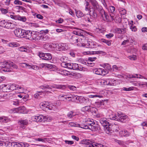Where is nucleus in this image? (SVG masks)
<instances>
[{
  "label": "nucleus",
  "instance_id": "680f3d73",
  "mask_svg": "<svg viewBox=\"0 0 147 147\" xmlns=\"http://www.w3.org/2000/svg\"><path fill=\"white\" fill-rule=\"evenodd\" d=\"M73 116V112L72 111L69 112L67 115V116L70 118H72Z\"/></svg>",
  "mask_w": 147,
  "mask_h": 147
},
{
  "label": "nucleus",
  "instance_id": "864d4df0",
  "mask_svg": "<svg viewBox=\"0 0 147 147\" xmlns=\"http://www.w3.org/2000/svg\"><path fill=\"white\" fill-rule=\"evenodd\" d=\"M67 59V57L63 56L60 58V60L62 62H66Z\"/></svg>",
  "mask_w": 147,
  "mask_h": 147
},
{
  "label": "nucleus",
  "instance_id": "69168bd1",
  "mask_svg": "<svg viewBox=\"0 0 147 147\" xmlns=\"http://www.w3.org/2000/svg\"><path fill=\"white\" fill-rule=\"evenodd\" d=\"M5 145H6V146L8 147H12V142H7L5 143Z\"/></svg>",
  "mask_w": 147,
  "mask_h": 147
},
{
  "label": "nucleus",
  "instance_id": "4be33fe9",
  "mask_svg": "<svg viewBox=\"0 0 147 147\" xmlns=\"http://www.w3.org/2000/svg\"><path fill=\"white\" fill-rule=\"evenodd\" d=\"M39 37V40L42 41H45L49 39L48 36L45 34H40Z\"/></svg>",
  "mask_w": 147,
  "mask_h": 147
},
{
  "label": "nucleus",
  "instance_id": "a19ab883",
  "mask_svg": "<svg viewBox=\"0 0 147 147\" xmlns=\"http://www.w3.org/2000/svg\"><path fill=\"white\" fill-rule=\"evenodd\" d=\"M70 96H71L72 101L73 100L74 101L75 100H78L79 98V96H78L76 95L70 94Z\"/></svg>",
  "mask_w": 147,
  "mask_h": 147
},
{
  "label": "nucleus",
  "instance_id": "72a5a7b5",
  "mask_svg": "<svg viewBox=\"0 0 147 147\" xmlns=\"http://www.w3.org/2000/svg\"><path fill=\"white\" fill-rule=\"evenodd\" d=\"M92 57H89L88 60L87 61H86L85 62H84L88 66H92L90 65L92 64Z\"/></svg>",
  "mask_w": 147,
  "mask_h": 147
},
{
  "label": "nucleus",
  "instance_id": "603ef678",
  "mask_svg": "<svg viewBox=\"0 0 147 147\" xmlns=\"http://www.w3.org/2000/svg\"><path fill=\"white\" fill-rule=\"evenodd\" d=\"M9 87H9L10 92L13 91L14 90H16L15 84L9 85Z\"/></svg>",
  "mask_w": 147,
  "mask_h": 147
},
{
  "label": "nucleus",
  "instance_id": "2eb2a0df",
  "mask_svg": "<svg viewBox=\"0 0 147 147\" xmlns=\"http://www.w3.org/2000/svg\"><path fill=\"white\" fill-rule=\"evenodd\" d=\"M9 62H6L5 63H3L1 65V67L3 68L4 69H3V71H11L10 68H9V66L7 65V63Z\"/></svg>",
  "mask_w": 147,
  "mask_h": 147
},
{
  "label": "nucleus",
  "instance_id": "49530a36",
  "mask_svg": "<svg viewBox=\"0 0 147 147\" xmlns=\"http://www.w3.org/2000/svg\"><path fill=\"white\" fill-rule=\"evenodd\" d=\"M102 67L108 70H110L111 69V66L108 64H105L103 65Z\"/></svg>",
  "mask_w": 147,
  "mask_h": 147
},
{
  "label": "nucleus",
  "instance_id": "cd10ccee",
  "mask_svg": "<svg viewBox=\"0 0 147 147\" xmlns=\"http://www.w3.org/2000/svg\"><path fill=\"white\" fill-rule=\"evenodd\" d=\"M7 65L9 66V68L12 67L13 68L17 69L18 68V66L14 63L11 61H9L7 63Z\"/></svg>",
  "mask_w": 147,
  "mask_h": 147
},
{
  "label": "nucleus",
  "instance_id": "f3484780",
  "mask_svg": "<svg viewBox=\"0 0 147 147\" xmlns=\"http://www.w3.org/2000/svg\"><path fill=\"white\" fill-rule=\"evenodd\" d=\"M9 85L3 84L0 86L1 89L3 92H10V88Z\"/></svg>",
  "mask_w": 147,
  "mask_h": 147
},
{
  "label": "nucleus",
  "instance_id": "4468645a",
  "mask_svg": "<svg viewBox=\"0 0 147 147\" xmlns=\"http://www.w3.org/2000/svg\"><path fill=\"white\" fill-rule=\"evenodd\" d=\"M25 32L24 33L23 38H25L27 39L30 40L32 33V32L30 30H25Z\"/></svg>",
  "mask_w": 147,
  "mask_h": 147
},
{
  "label": "nucleus",
  "instance_id": "a18cd8bd",
  "mask_svg": "<svg viewBox=\"0 0 147 147\" xmlns=\"http://www.w3.org/2000/svg\"><path fill=\"white\" fill-rule=\"evenodd\" d=\"M131 25L130 26V28L132 31L136 32L137 30V29L135 26H134L133 24H131Z\"/></svg>",
  "mask_w": 147,
  "mask_h": 147
},
{
  "label": "nucleus",
  "instance_id": "ddd939ff",
  "mask_svg": "<svg viewBox=\"0 0 147 147\" xmlns=\"http://www.w3.org/2000/svg\"><path fill=\"white\" fill-rule=\"evenodd\" d=\"M47 118L46 116L40 115L38 116H35V119L36 121H45L47 120Z\"/></svg>",
  "mask_w": 147,
  "mask_h": 147
},
{
  "label": "nucleus",
  "instance_id": "1a4fd4ad",
  "mask_svg": "<svg viewBox=\"0 0 147 147\" xmlns=\"http://www.w3.org/2000/svg\"><path fill=\"white\" fill-rule=\"evenodd\" d=\"M100 122L104 127L105 131L106 130V127H107L109 124L110 123L107 121V119L105 118H101L100 120Z\"/></svg>",
  "mask_w": 147,
  "mask_h": 147
},
{
  "label": "nucleus",
  "instance_id": "bb28decb",
  "mask_svg": "<svg viewBox=\"0 0 147 147\" xmlns=\"http://www.w3.org/2000/svg\"><path fill=\"white\" fill-rule=\"evenodd\" d=\"M94 74L101 75L102 73V68H96L92 70Z\"/></svg>",
  "mask_w": 147,
  "mask_h": 147
},
{
  "label": "nucleus",
  "instance_id": "7ed1b4c3",
  "mask_svg": "<svg viewBox=\"0 0 147 147\" xmlns=\"http://www.w3.org/2000/svg\"><path fill=\"white\" fill-rule=\"evenodd\" d=\"M38 55L40 58L44 60L49 61L51 60L52 58L51 54L49 53H39Z\"/></svg>",
  "mask_w": 147,
  "mask_h": 147
},
{
  "label": "nucleus",
  "instance_id": "4d7b16f0",
  "mask_svg": "<svg viewBox=\"0 0 147 147\" xmlns=\"http://www.w3.org/2000/svg\"><path fill=\"white\" fill-rule=\"evenodd\" d=\"M46 102H44L43 103H41V105L42 106L44 107V109H47V107L48 106V104H47Z\"/></svg>",
  "mask_w": 147,
  "mask_h": 147
},
{
  "label": "nucleus",
  "instance_id": "9d476101",
  "mask_svg": "<svg viewBox=\"0 0 147 147\" xmlns=\"http://www.w3.org/2000/svg\"><path fill=\"white\" fill-rule=\"evenodd\" d=\"M114 14L113 13H110V16L112 20H114L117 23H119L121 22V18L119 16L117 15L115 18H114Z\"/></svg>",
  "mask_w": 147,
  "mask_h": 147
},
{
  "label": "nucleus",
  "instance_id": "7c9ffc66",
  "mask_svg": "<svg viewBox=\"0 0 147 147\" xmlns=\"http://www.w3.org/2000/svg\"><path fill=\"white\" fill-rule=\"evenodd\" d=\"M75 11L76 12V16L78 18H81L84 16V14L80 10H78V11H76L75 10Z\"/></svg>",
  "mask_w": 147,
  "mask_h": 147
},
{
  "label": "nucleus",
  "instance_id": "393cba45",
  "mask_svg": "<svg viewBox=\"0 0 147 147\" xmlns=\"http://www.w3.org/2000/svg\"><path fill=\"white\" fill-rule=\"evenodd\" d=\"M10 119L6 117H0V122L7 123L10 121Z\"/></svg>",
  "mask_w": 147,
  "mask_h": 147
},
{
  "label": "nucleus",
  "instance_id": "4c0bfd02",
  "mask_svg": "<svg viewBox=\"0 0 147 147\" xmlns=\"http://www.w3.org/2000/svg\"><path fill=\"white\" fill-rule=\"evenodd\" d=\"M40 88L42 90H45L47 89H51V87L49 85H42L40 86Z\"/></svg>",
  "mask_w": 147,
  "mask_h": 147
},
{
  "label": "nucleus",
  "instance_id": "a211bd4d",
  "mask_svg": "<svg viewBox=\"0 0 147 147\" xmlns=\"http://www.w3.org/2000/svg\"><path fill=\"white\" fill-rule=\"evenodd\" d=\"M92 131L98 132L100 129V127L98 124H96V123L94 121H92Z\"/></svg>",
  "mask_w": 147,
  "mask_h": 147
},
{
  "label": "nucleus",
  "instance_id": "774afa93",
  "mask_svg": "<svg viewBox=\"0 0 147 147\" xmlns=\"http://www.w3.org/2000/svg\"><path fill=\"white\" fill-rule=\"evenodd\" d=\"M65 143L68 145H72L74 143V142L72 141H68L65 140Z\"/></svg>",
  "mask_w": 147,
  "mask_h": 147
},
{
  "label": "nucleus",
  "instance_id": "20e7f679",
  "mask_svg": "<svg viewBox=\"0 0 147 147\" xmlns=\"http://www.w3.org/2000/svg\"><path fill=\"white\" fill-rule=\"evenodd\" d=\"M79 41L81 42V44L82 47H84L87 48H91V43L92 42L90 41H88L87 40L84 38V37L82 39H81V41L80 39L79 40Z\"/></svg>",
  "mask_w": 147,
  "mask_h": 147
},
{
  "label": "nucleus",
  "instance_id": "39448f33",
  "mask_svg": "<svg viewBox=\"0 0 147 147\" xmlns=\"http://www.w3.org/2000/svg\"><path fill=\"white\" fill-rule=\"evenodd\" d=\"M15 30L14 31V32L15 34L17 37L21 38H23L24 33L25 32V30L20 28H16Z\"/></svg>",
  "mask_w": 147,
  "mask_h": 147
},
{
  "label": "nucleus",
  "instance_id": "052dcab7",
  "mask_svg": "<svg viewBox=\"0 0 147 147\" xmlns=\"http://www.w3.org/2000/svg\"><path fill=\"white\" fill-rule=\"evenodd\" d=\"M73 63H67V68L70 69H72L73 68Z\"/></svg>",
  "mask_w": 147,
  "mask_h": 147
},
{
  "label": "nucleus",
  "instance_id": "f03ea898",
  "mask_svg": "<svg viewBox=\"0 0 147 147\" xmlns=\"http://www.w3.org/2000/svg\"><path fill=\"white\" fill-rule=\"evenodd\" d=\"M106 128L105 132L107 134L112 133L114 131H118L119 130L118 125L115 123L113 124L111 123L109 124Z\"/></svg>",
  "mask_w": 147,
  "mask_h": 147
},
{
  "label": "nucleus",
  "instance_id": "79ce46f5",
  "mask_svg": "<svg viewBox=\"0 0 147 147\" xmlns=\"http://www.w3.org/2000/svg\"><path fill=\"white\" fill-rule=\"evenodd\" d=\"M65 96V98H67V99H68V101H72L71 96H70V95H64L61 96V97Z\"/></svg>",
  "mask_w": 147,
  "mask_h": 147
},
{
  "label": "nucleus",
  "instance_id": "2f4dec72",
  "mask_svg": "<svg viewBox=\"0 0 147 147\" xmlns=\"http://www.w3.org/2000/svg\"><path fill=\"white\" fill-rule=\"evenodd\" d=\"M92 147H107L106 146L95 142H92Z\"/></svg>",
  "mask_w": 147,
  "mask_h": 147
},
{
  "label": "nucleus",
  "instance_id": "0eeeda50",
  "mask_svg": "<svg viewBox=\"0 0 147 147\" xmlns=\"http://www.w3.org/2000/svg\"><path fill=\"white\" fill-rule=\"evenodd\" d=\"M104 85L113 86L115 85L116 80L114 79L107 78L103 82Z\"/></svg>",
  "mask_w": 147,
  "mask_h": 147
},
{
  "label": "nucleus",
  "instance_id": "37998d69",
  "mask_svg": "<svg viewBox=\"0 0 147 147\" xmlns=\"http://www.w3.org/2000/svg\"><path fill=\"white\" fill-rule=\"evenodd\" d=\"M119 11L122 15H124L126 13V10L125 9H119Z\"/></svg>",
  "mask_w": 147,
  "mask_h": 147
},
{
  "label": "nucleus",
  "instance_id": "aec40b11",
  "mask_svg": "<svg viewBox=\"0 0 147 147\" xmlns=\"http://www.w3.org/2000/svg\"><path fill=\"white\" fill-rule=\"evenodd\" d=\"M80 143L82 144L88 145H89L87 146L88 147H92V141L89 140H83L81 141Z\"/></svg>",
  "mask_w": 147,
  "mask_h": 147
},
{
  "label": "nucleus",
  "instance_id": "58836bf2",
  "mask_svg": "<svg viewBox=\"0 0 147 147\" xmlns=\"http://www.w3.org/2000/svg\"><path fill=\"white\" fill-rule=\"evenodd\" d=\"M90 106H85L82 108V111L84 112H85L86 111H90Z\"/></svg>",
  "mask_w": 147,
  "mask_h": 147
},
{
  "label": "nucleus",
  "instance_id": "473e14b6",
  "mask_svg": "<svg viewBox=\"0 0 147 147\" xmlns=\"http://www.w3.org/2000/svg\"><path fill=\"white\" fill-rule=\"evenodd\" d=\"M142 76L141 75H138V74H135L134 75H129L128 77L129 78H140V77Z\"/></svg>",
  "mask_w": 147,
  "mask_h": 147
},
{
  "label": "nucleus",
  "instance_id": "423d86ee",
  "mask_svg": "<svg viewBox=\"0 0 147 147\" xmlns=\"http://www.w3.org/2000/svg\"><path fill=\"white\" fill-rule=\"evenodd\" d=\"M118 117L115 116L113 117V119L121 122L124 123L125 122V120L128 117L127 115L123 116V114H119L118 115Z\"/></svg>",
  "mask_w": 147,
  "mask_h": 147
},
{
  "label": "nucleus",
  "instance_id": "6e6552de",
  "mask_svg": "<svg viewBox=\"0 0 147 147\" xmlns=\"http://www.w3.org/2000/svg\"><path fill=\"white\" fill-rule=\"evenodd\" d=\"M18 123L19 125H21L20 127L22 129H25L26 127L25 126L28 124V121L26 119H20L18 121Z\"/></svg>",
  "mask_w": 147,
  "mask_h": 147
},
{
  "label": "nucleus",
  "instance_id": "412c9836",
  "mask_svg": "<svg viewBox=\"0 0 147 147\" xmlns=\"http://www.w3.org/2000/svg\"><path fill=\"white\" fill-rule=\"evenodd\" d=\"M59 51H64L67 50L68 49V46L66 44L62 43L58 45Z\"/></svg>",
  "mask_w": 147,
  "mask_h": 147
},
{
  "label": "nucleus",
  "instance_id": "09e8293b",
  "mask_svg": "<svg viewBox=\"0 0 147 147\" xmlns=\"http://www.w3.org/2000/svg\"><path fill=\"white\" fill-rule=\"evenodd\" d=\"M79 65L78 64L73 63V65L72 69L77 70L79 69Z\"/></svg>",
  "mask_w": 147,
  "mask_h": 147
},
{
  "label": "nucleus",
  "instance_id": "b1692460",
  "mask_svg": "<svg viewBox=\"0 0 147 147\" xmlns=\"http://www.w3.org/2000/svg\"><path fill=\"white\" fill-rule=\"evenodd\" d=\"M108 100H102L100 101H95V104L94 106L96 107H100L101 105H104V102L106 101H107Z\"/></svg>",
  "mask_w": 147,
  "mask_h": 147
},
{
  "label": "nucleus",
  "instance_id": "6e6d98bb",
  "mask_svg": "<svg viewBox=\"0 0 147 147\" xmlns=\"http://www.w3.org/2000/svg\"><path fill=\"white\" fill-rule=\"evenodd\" d=\"M102 73H101V75H105L108 73V71L106 69H103L102 68Z\"/></svg>",
  "mask_w": 147,
  "mask_h": 147
},
{
  "label": "nucleus",
  "instance_id": "13d9d810",
  "mask_svg": "<svg viewBox=\"0 0 147 147\" xmlns=\"http://www.w3.org/2000/svg\"><path fill=\"white\" fill-rule=\"evenodd\" d=\"M14 3L15 5H22V2L19 0H15L14 1Z\"/></svg>",
  "mask_w": 147,
  "mask_h": 147
},
{
  "label": "nucleus",
  "instance_id": "5fc2aeb1",
  "mask_svg": "<svg viewBox=\"0 0 147 147\" xmlns=\"http://www.w3.org/2000/svg\"><path fill=\"white\" fill-rule=\"evenodd\" d=\"M115 142L117 143L118 144L121 146H123L124 145V142L120 140H116Z\"/></svg>",
  "mask_w": 147,
  "mask_h": 147
},
{
  "label": "nucleus",
  "instance_id": "6ab92c4d",
  "mask_svg": "<svg viewBox=\"0 0 147 147\" xmlns=\"http://www.w3.org/2000/svg\"><path fill=\"white\" fill-rule=\"evenodd\" d=\"M37 32L33 31L31 38L30 40H39V34H37Z\"/></svg>",
  "mask_w": 147,
  "mask_h": 147
},
{
  "label": "nucleus",
  "instance_id": "3c124183",
  "mask_svg": "<svg viewBox=\"0 0 147 147\" xmlns=\"http://www.w3.org/2000/svg\"><path fill=\"white\" fill-rule=\"evenodd\" d=\"M128 58L131 60H135L136 59V55H132L129 56Z\"/></svg>",
  "mask_w": 147,
  "mask_h": 147
},
{
  "label": "nucleus",
  "instance_id": "e433bc0d",
  "mask_svg": "<svg viewBox=\"0 0 147 147\" xmlns=\"http://www.w3.org/2000/svg\"><path fill=\"white\" fill-rule=\"evenodd\" d=\"M92 49L95 48V50H98L99 49L100 46L95 42H93L92 44Z\"/></svg>",
  "mask_w": 147,
  "mask_h": 147
},
{
  "label": "nucleus",
  "instance_id": "e2e57ef3",
  "mask_svg": "<svg viewBox=\"0 0 147 147\" xmlns=\"http://www.w3.org/2000/svg\"><path fill=\"white\" fill-rule=\"evenodd\" d=\"M0 10L3 13L6 14L8 12V11L6 9L2 7L0 8Z\"/></svg>",
  "mask_w": 147,
  "mask_h": 147
},
{
  "label": "nucleus",
  "instance_id": "5701e85b",
  "mask_svg": "<svg viewBox=\"0 0 147 147\" xmlns=\"http://www.w3.org/2000/svg\"><path fill=\"white\" fill-rule=\"evenodd\" d=\"M119 134L121 137H127L129 136L130 134L127 130H122L119 131Z\"/></svg>",
  "mask_w": 147,
  "mask_h": 147
},
{
  "label": "nucleus",
  "instance_id": "a878e982",
  "mask_svg": "<svg viewBox=\"0 0 147 147\" xmlns=\"http://www.w3.org/2000/svg\"><path fill=\"white\" fill-rule=\"evenodd\" d=\"M88 100V98H86L83 96H79V98L78 99V100L80 103L86 102Z\"/></svg>",
  "mask_w": 147,
  "mask_h": 147
},
{
  "label": "nucleus",
  "instance_id": "c03bdc74",
  "mask_svg": "<svg viewBox=\"0 0 147 147\" xmlns=\"http://www.w3.org/2000/svg\"><path fill=\"white\" fill-rule=\"evenodd\" d=\"M105 17V18L106 21L107 22H111L112 20L111 18V19L110 18L109 16L108 15L107 13H106L104 15Z\"/></svg>",
  "mask_w": 147,
  "mask_h": 147
},
{
  "label": "nucleus",
  "instance_id": "f704fd0d",
  "mask_svg": "<svg viewBox=\"0 0 147 147\" xmlns=\"http://www.w3.org/2000/svg\"><path fill=\"white\" fill-rule=\"evenodd\" d=\"M16 111H18L20 113H22L25 111V108L24 106H22L18 108H16Z\"/></svg>",
  "mask_w": 147,
  "mask_h": 147
},
{
  "label": "nucleus",
  "instance_id": "8fccbe9b",
  "mask_svg": "<svg viewBox=\"0 0 147 147\" xmlns=\"http://www.w3.org/2000/svg\"><path fill=\"white\" fill-rule=\"evenodd\" d=\"M105 52L102 51H92V55L95 54H99L102 53H104Z\"/></svg>",
  "mask_w": 147,
  "mask_h": 147
},
{
  "label": "nucleus",
  "instance_id": "ea45409f",
  "mask_svg": "<svg viewBox=\"0 0 147 147\" xmlns=\"http://www.w3.org/2000/svg\"><path fill=\"white\" fill-rule=\"evenodd\" d=\"M101 41L102 42L106 43L108 46H110L111 44V42L110 41L107 40L105 39H102L101 40Z\"/></svg>",
  "mask_w": 147,
  "mask_h": 147
},
{
  "label": "nucleus",
  "instance_id": "dca6fc26",
  "mask_svg": "<svg viewBox=\"0 0 147 147\" xmlns=\"http://www.w3.org/2000/svg\"><path fill=\"white\" fill-rule=\"evenodd\" d=\"M47 68L51 69V70L54 71H59V69L54 65L47 64Z\"/></svg>",
  "mask_w": 147,
  "mask_h": 147
},
{
  "label": "nucleus",
  "instance_id": "c85d7f7f",
  "mask_svg": "<svg viewBox=\"0 0 147 147\" xmlns=\"http://www.w3.org/2000/svg\"><path fill=\"white\" fill-rule=\"evenodd\" d=\"M98 110L96 108L92 107V115L97 117H99V115H98Z\"/></svg>",
  "mask_w": 147,
  "mask_h": 147
},
{
  "label": "nucleus",
  "instance_id": "c9c22d12",
  "mask_svg": "<svg viewBox=\"0 0 147 147\" xmlns=\"http://www.w3.org/2000/svg\"><path fill=\"white\" fill-rule=\"evenodd\" d=\"M19 44L18 43L16 42H10L8 44V46L11 47H16L19 46Z\"/></svg>",
  "mask_w": 147,
  "mask_h": 147
},
{
  "label": "nucleus",
  "instance_id": "338daca9",
  "mask_svg": "<svg viewBox=\"0 0 147 147\" xmlns=\"http://www.w3.org/2000/svg\"><path fill=\"white\" fill-rule=\"evenodd\" d=\"M110 10L111 11V13H114V11L115 10V7L113 6H111L110 7Z\"/></svg>",
  "mask_w": 147,
  "mask_h": 147
},
{
  "label": "nucleus",
  "instance_id": "c756f323",
  "mask_svg": "<svg viewBox=\"0 0 147 147\" xmlns=\"http://www.w3.org/2000/svg\"><path fill=\"white\" fill-rule=\"evenodd\" d=\"M77 127H79L84 129H91L88 126L84 124H77Z\"/></svg>",
  "mask_w": 147,
  "mask_h": 147
},
{
  "label": "nucleus",
  "instance_id": "9b49d317",
  "mask_svg": "<svg viewBox=\"0 0 147 147\" xmlns=\"http://www.w3.org/2000/svg\"><path fill=\"white\" fill-rule=\"evenodd\" d=\"M78 39L77 36L76 35H73L69 36V39L71 43L73 44L78 42Z\"/></svg>",
  "mask_w": 147,
  "mask_h": 147
},
{
  "label": "nucleus",
  "instance_id": "de8ad7c7",
  "mask_svg": "<svg viewBox=\"0 0 147 147\" xmlns=\"http://www.w3.org/2000/svg\"><path fill=\"white\" fill-rule=\"evenodd\" d=\"M18 20L25 22L26 21V19L25 17H21L19 15Z\"/></svg>",
  "mask_w": 147,
  "mask_h": 147
},
{
  "label": "nucleus",
  "instance_id": "bf43d9fd",
  "mask_svg": "<svg viewBox=\"0 0 147 147\" xmlns=\"http://www.w3.org/2000/svg\"><path fill=\"white\" fill-rule=\"evenodd\" d=\"M26 67H27V68L28 69H35V68L37 67L36 66H34V65H32L31 66V65H29L28 64V65Z\"/></svg>",
  "mask_w": 147,
  "mask_h": 147
},
{
  "label": "nucleus",
  "instance_id": "f257e3e1",
  "mask_svg": "<svg viewBox=\"0 0 147 147\" xmlns=\"http://www.w3.org/2000/svg\"><path fill=\"white\" fill-rule=\"evenodd\" d=\"M99 13L102 17L106 13L101 7L99 6L95 0H92V17L97 20L98 14Z\"/></svg>",
  "mask_w": 147,
  "mask_h": 147
},
{
  "label": "nucleus",
  "instance_id": "f8f14e48",
  "mask_svg": "<svg viewBox=\"0 0 147 147\" xmlns=\"http://www.w3.org/2000/svg\"><path fill=\"white\" fill-rule=\"evenodd\" d=\"M4 24L5 25L4 27L7 28L12 29H16V25L10 22H6Z\"/></svg>",
  "mask_w": 147,
  "mask_h": 147
},
{
  "label": "nucleus",
  "instance_id": "0e129e2a",
  "mask_svg": "<svg viewBox=\"0 0 147 147\" xmlns=\"http://www.w3.org/2000/svg\"><path fill=\"white\" fill-rule=\"evenodd\" d=\"M57 88L60 89H64L66 88V86L64 85H60L57 86Z\"/></svg>",
  "mask_w": 147,
  "mask_h": 147
}]
</instances>
